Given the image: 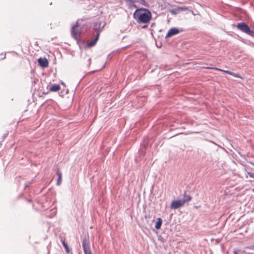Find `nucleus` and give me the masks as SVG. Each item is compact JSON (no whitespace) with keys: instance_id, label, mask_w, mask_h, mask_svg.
Listing matches in <instances>:
<instances>
[{"instance_id":"21","label":"nucleus","mask_w":254,"mask_h":254,"mask_svg":"<svg viewBox=\"0 0 254 254\" xmlns=\"http://www.w3.org/2000/svg\"><path fill=\"white\" fill-rule=\"evenodd\" d=\"M235 254H237V253L236 252H234Z\"/></svg>"},{"instance_id":"24","label":"nucleus","mask_w":254,"mask_h":254,"mask_svg":"<svg viewBox=\"0 0 254 254\" xmlns=\"http://www.w3.org/2000/svg\"><path fill=\"white\" fill-rule=\"evenodd\" d=\"M104 27V25H103L102 27V28H103Z\"/></svg>"},{"instance_id":"14","label":"nucleus","mask_w":254,"mask_h":254,"mask_svg":"<svg viewBox=\"0 0 254 254\" xmlns=\"http://www.w3.org/2000/svg\"><path fill=\"white\" fill-rule=\"evenodd\" d=\"M181 199L183 201H184V204H185V203L190 201L191 199V197L190 195L185 194L183 198Z\"/></svg>"},{"instance_id":"12","label":"nucleus","mask_w":254,"mask_h":254,"mask_svg":"<svg viewBox=\"0 0 254 254\" xmlns=\"http://www.w3.org/2000/svg\"><path fill=\"white\" fill-rule=\"evenodd\" d=\"M57 174L58 176L57 184V185L59 186L61 184L62 174L61 172L58 169L57 171Z\"/></svg>"},{"instance_id":"13","label":"nucleus","mask_w":254,"mask_h":254,"mask_svg":"<svg viewBox=\"0 0 254 254\" xmlns=\"http://www.w3.org/2000/svg\"><path fill=\"white\" fill-rule=\"evenodd\" d=\"M157 220L155 227L156 229H159L162 224V220L161 218H158Z\"/></svg>"},{"instance_id":"20","label":"nucleus","mask_w":254,"mask_h":254,"mask_svg":"<svg viewBox=\"0 0 254 254\" xmlns=\"http://www.w3.org/2000/svg\"><path fill=\"white\" fill-rule=\"evenodd\" d=\"M147 27V25H145L143 26H142V28H146Z\"/></svg>"},{"instance_id":"25","label":"nucleus","mask_w":254,"mask_h":254,"mask_svg":"<svg viewBox=\"0 0 254 254\" xmlns=\"http://www.w3.org/2000/svg\"><path fill=\"white\" fill-rule=\"evenodd\" d=\"M252 164L254 166V163H252Z\"/></svg>"},{"instance_id":"3","label":"nucleus","mask_w":254,"mask_h":254,"mask_svg":"<svg viewBox=\"0 0 254 254\" xmlns=\"http://www.w3.org/2000/svg\"><path fill=\"white\" fill-rule=\"evenodd\" d=\"M82 244L84 254H92L88 239L84 237L82 239Z\"/></svg>"},{"instance_id":"5","label":"nucleus","mask_w":254,"mask_h":254,"mask_svg":"<svg viewBox=\"0 0 254 254\" xmlns=\"http://www.w3.org/2000/svg\"><path fill=\"white\" fill-rule=\"evenodd\" d=\"M182 199L173 200L171 203L170 208L172 209H177L182 207L184 205Z\"/></svg>"},{"instance_id":"1","label":"nucleus","mask_w":254,"mask_h":254,"mask_svg":"<svg viewBox=\"0 0 254 254\" xmlns=\"http://www.w3.org/2000/svg\"><path fill=\"white\" fill-rule=\"evenodd\" d=\"M134 19L138 23H147L152 18L151 12L146 8H138L133 14Z\"/></svg>"},{"instance_id":"9","label":"nucleus","mask_w":254,"mask_h":254,"mask_svg":"<svg viewBox=\"0 0 254 254\" xmlns=\"http://www.w3.org/2000/svg\"><path fill=\"white\" fill-rule=\"evenodd\" d=\"M99 37V32H97L95 38L93 40H92L91 42H88L87 43L88 47H91L94 46L95 45V44L96 43L97 41L98 40Z\"/></svg>"},{"instance_id":"6","label":"nucleus","mask_w":254,"mask_h":254,"mask_svg":"<svg viewBox=\"0 0 254 254\" xmlns=\"http://www.w3.org/2000/svg\"><path fill=\"white\" fill-rule=\"evenodd\" d=\"M206 68L208 69H215L217 70L222 71L223 72H224L228 74L231 75L236 77H240L238 74L235 73L229 70H222V69H219L218 68H214V67H207Z\"/></svg>"},{"instance_id":"11","label":"nucleus","mask_w":254,"mask_h":254,"mask_svg":"<svg viewBox=\"0 0 254 254\" xmlns=\"http://www.w3.org/2000/svg\"><path fill=\"white\" fill-rule=\"evenodd\" d=\"M101 25V23L100 22H97L94 23L93 25V29L96 31V34L97 32H99V33H100L101 30L100 29Z\"/></svg>"},{"instance_id":"16","label":"nucleus","mask_w":254,"mask_h":254,"mask_svg":"<svg viewBox=\"0 0 254 254\" xmlns=\"http://www.w3.org/2000/svg\"><path fill=\"white\" fill-rule=\"evenodd\" d=\"M135 2H138L143 5H146V2L145 0H135Z\"/></svg>"},{"instance_id":"18","label":"nucleus","mask_w":254,"mask_h":254,"mask_svg":"<svg viewBox=\"0 0 254 254\" xmlns=\"http://www.w3.org/2000/svg\"><path fill=\"white\" fill-rule=\"evenodd\" d=\"M127 4L131 3L132 2H135V0H125Z\"/></svg>"},{"instance_id":"23","label":"nucleus","mask_w":254,"mask_h":254,"mask_svg":"<svg viewBox=\"0 0 254 254\" xmlns=\"http://www.w3.org/2000/svg\"><path fill=\"white\" fill-rule=\"evenodd\" d=\"M104 27V25H103L102 27V28H103Z\"/></svg>"},{"instance_id":"4","label":"nucleus","mask_w":254,"mask_h":254,"mask_svg":"<svg viewBox=\"0 0 254 254\" xmlns=\"http://www.w3.org/2000/svg\"><path fill=\"white\" fill-rule=\"evenodd\" d=\"M79 25L78 24V22H77L75 25L73 26L71 28V35L75 39L77 40L79 37L80 31L79 30Z\"/></svg>"},{"instance_id":"19","label":"nucleus","mask_w":254,"mask_h":254,"mask_svg":"<svg viewBox=\"0 0 254 254\" xmlns=\"http://www.w3.org/2000/svg\"><path fill=\"white\" fill-rule=\"evenodd\" d=\"M247 174L249 175V176L252 178L254 179V173H252L250 172L247 171Z\"/></svg>"},{"instance_id":"2","label":"nucleus","mask_w":254,"mask_h":254,"mask_svg":"<svg viewBox=\"0 0 254 254\" xmlns=\"http://www.w3.org/2000/svg\"><path fill=\"white\" fill-rule=\"evenodd\" d=\"M237 28L242 32L249 35H253L254 32L251 30L249 26L245 22H240L237 25Z\"/></svg>"},{"instance_id":"22","label":"nucleus","mask_w":254,"mask_h":254,"mask_svg":"<svg viewBox=\"0 0 254 254\" xmlns=\"http://www.w3.org/2000/svg\"><path fill=\"white\" fill-rule=\"evenodd\" d=\"M104 27V25H103L102 27V28H103Z\"/></svg>"},{"instance_id":"17","label":"nucleus","mask_w":254,"mask_h":254,"mask_svg":"<svg viewBox=\"0 0 254 254\" xmlns=\"http://www.w3.org/2000/svg\"><path fill=\"white\" fill-rule=\"evenodd\" d=\"M135 2H132L131 3H128L127 5L128 6L129 8H132L133 7H136V6L134 4Z\"/></svg>"},{"instance_id":"15","label":"nucleus","mask_w":254,"mask_h":254,"mask_svg":"<svg viewBox=\"0 0 254 254\" xmlns=\"http://www.w3.org/2000/svg\"><path fill=\"white\" fill-rule=\"evenodd\" d=\"M62 244L64 248H65L66 252L69 253L70 252V250L67 244L64 240L62 241Z\"/></svg>"},{"instance_id":"10","label":"nucleus","mask_w":254,"mask_h":254,"mask_svg":"<svg viewBox=\"0 0 254 254\" xmlns=\"http://www.w3.org/2000/svg\"><path fill=\"white\" fill-rule=\"evenodd\" d=\"M61 87L60 85L54 84L50 86L49 91L51 92H57L60 90Z\"/></svg>"},{"instance_id":"8","label":"nucleus","mask_w":254,"mask_h":254,"mask_svg":"<svg viewBox=\"0 0 254 254\" xmlns=\"http://www.w3.org/2000/svg\"><path fill=\"white\" fill-rule=\"evenodd\" d=\"M38 61L39 64L43 67H46L48 66V61L46 58H40L38 59Z\"/></svg>"},{"instance_id":"7","label":"nucleus","mask_w":254,"mask_h":254,"mask_svg":"<svg viewBox=\"0 0 254 254\" xmlns=\"http://www.w3.org/2000/svg\"><path fill=\"white\" fill-rule=\"evenodd\" d=\"M179 33V30L176 28H172L168 32L166 38L170 37Z\"/></svg>"}]
</instances>
